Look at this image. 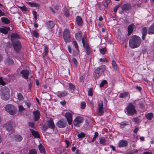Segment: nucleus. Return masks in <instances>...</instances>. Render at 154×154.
<instances>
[{"label": "nucleus", "mask_w": 154, "mask_h": 154, "mask_svg": "<svg viewBox=\"0 0 154 154\" xmlns=\"http://www.w3.org/2000/svg\"><path fill=\"white\" fill-rule=\"evenodd\" d=\"M25 104L27 106V108H29L31 106V103L28 101L25 102Z\"/></svg>", "instance_id": "de8ad7c7"}, {"label": "nucleus", "mask_w": 154, "mask_h": 154, "mask_svg": "<svg viewBox=\"0 0 154 154\" xmlns=\"http://www.w3.org/2000/svg\"><path fill=\"white\" fill-rule=\"evenodd\" d=\"M103 102L102 101L98 103V109L97 112L98 116H101L104 113L103 110Z\"/></svg>", "instance_id": "6e6552de"}, {"label": "nucleus", "mask_w": 154, "mask_h": 154, "mask_svg": "<svg viewBox=\"0 0 154 154\" xmlns=\"http://www.w3.org/2000/svg\"><path fill=\"white\" fill-rule=\"evenodd\" d=\"M55 23L53 21L49 20L46 23V25L48 28L49 29H51L53 28L55 26Z\"/></svg>", "instance_id": "dca6fc26"}, {"label": "nucleus", "mask_w": 154, "mask_h": 154, "mask_svg": "<svg viewBox=\"0 0 154 154\" xmlns=\"http://www.w3.org/2000/svg\"><path fill=\"white\" fill-rule=\"evenodd\" d=\"M10 90L8 87H3L1 90V98L4 100H8L10 97Z\"/></svg>", "instance_id": "7ed1b4c3"}, {"label": "nucleus", "mask_w": 154, "mask_h": 154, "mask_svg": "<svg viewBox=\"0 0 154 154\" xmlns=\"http://www.w3.org/2000/svg\"><path fill=\"white\" fill-rule=\"evenodd\" d=\"M83 120V119L82 117H77L74 120V125L76 126H79L80 124L82 122Z\"/></svg>", "instance_id": "9b49d317"}, {"label": "nucleus", "mask_w": 154, "mask_h": 154, "mask_svg": "<svg viewBox=\"0 0 154 154\" xmlns=\"http://www.w3.org/2000/svg\"><path fill=\"white\" fill-rule=\"evenodd\" d=\"M14 139L16 142H19L22 140V137L21 136L17 135L15 136Z\"/></svg>", "instance_id": "c756f323"}, {"label": "nucleus", "mask_w": 154, "mask_h": 154, "mask_svg": "<svg viewBox=\"0 0 154 154\" xmlns=\"http://www.w3.org/2000/svg\"><path fill=\"white\" fill-rule=\"evenodd\" d=\"M20 73L22 75V76L23 78L26 79H28L29 72L26 69L23 70L21 71Z\"/></svg>", "instance_id": "2eb2a0df"}, {"label": "nucleus", "mask_w": 154, "mask_h": 154, "mask_svg": "<svg viewBox=\"0 0 154 154\" xmlns=\"http://www.w3.org/2000/svg\"><path fill=\"white\" fill-rule=\"evenodd\" d=\"M134 25L133 24H132L130 25L128 28V35H130L131 33L133 32L134 28Z\"/></svg>", "instance_id": "412c9836"}, {"label": "nucleus", "mask_w": 154, "mask_h": 154, "mask_svg": "<svg viewBox=\"0 0 154 154\" xmlns=\"http://www.w3.org/2000/svg\"><path fill=\"white\" fill-rule=\"evenodd\" d=\"M69 88L71 90L74 91L75 89V86L71 83L69 84Z\"/></svg>", "instance_id": "58836bf2"}, {"label": "nucleus", "mask_w": 154, "mask_h": 154, "mask_svg": "<svg viewBox=\"0 0 154 154\" xmlns=\"http://www.w3.org/2000/svg\"><path fill=\"white\" fill-rule=\"evenodd\" d=\"M29 125L32 128H34V124L33 122H29Z\"/></svg>", "instance_id": "0e129e2a"}, {"label": "nucleus", "mask_w": 154, "mask_h": 154, "mask_svg": "<svg viewBox=\"0 0 154 154\" xmlns=\"http://www.w3.org/2000/svg\"><path fill=\"white\" fill-rule=\"evenodd\" d=\"M5 110L11 115L14 114L16 112L15 107L11 104H8L6 106L5 108Z\"/></svg>", "instance_id": "423d86ee"}, {"label": "nucleus", "mask_w": 154, "mask_h": 154, "mask_svg": "<svg viewBox=\"0 0 154 154\" xmlns=\"http://www.w3.org/2000/svg\"><path fill=\"white\" fill-rule=\"evenodd\" d=\"M106 69V67L105 65H102L100 66L95 69L94 72V77L95 79H98L100 75L104 72Z\"/></svg>", "instance_id": "f03ea898"}, {"label": "nucleus", "mask_w": 154, "mask_h": 154, "mask_svg": "<svg viewBox=\"0 0 154 154\" xmlns=\"http://www.w3.org/2000/svg\"><path fill=\"white\" fill-rule=\"evenodd\" d=\"M38 149L41 152L43 153L45 152V148L41 144H40L38 146Z\"/></svg>", "instance_id": "c85d7f7f"}, {"label": "nucleus", "mask_w": 154, "mask_h": 154, "mask_svg": "<svg viewBox=\"0 0 154 154\" xmlns=\"http://www.w3.org/2000/svg\"><path fill=\"white\" fill-rule=\"evenodd\" d=\"M63 37L64 41L66 43L70 42V33L68 29H66L64 30L63 33Z\"/></svg>", "instance_id": "0eeeda50"}, {"label": "nucleus", "mask_w": 154, "mask_h": 154, "mask_svg": "<svg viewBox=\"0 0 154 154\" xmlns=\"http://www.w3.org/2000/svg\"><path fill=\"white\" fill-rule=\"evenodd\" d=\"M133 121L135 123H137L139 122V119H138L137 118H134L133 119Z\"/></svg>", "instance_id": "052dcab7"}, {"label": "nucleus", "mask_w": 154, "mask_h": 154, "mask_svg": "<svg viewBox=\"0 0 154 154\" xmlns=\"http://www.w3.org/2000/svg\"><path fill=\"white\" fill-rule=\"evenodd\" d=\"M98 135V134L97 132H96L94 133V137L93 138V140L91 141V142H93L94 141L96 138L97 137Z\"/></svg>", "instance_id": "79ce46f5"}, {"label": "nucleus", "mask_w": 154, "mask_h": 154, "mask_svg": "<svg viewBox=\"0 0 154 154\" xmlns=\"http://www.w3.org/2000/svg\"><path fill=\"white\" fill-rule=\"evenodd\" d=\"M107 83V81L105 80H103V81H102L100 84V87H103L105 84H106Z\"/></svg>", "instance_id": "c03bdc74"}, {"label": "nucleus", "mask_w": 154, "mask_h": 154, "mask_svg": "<svg viewBox=\"0 0 154 154\" xmlns=\"http://www.w3.org/2000/svg\"><path fill=\"white\" fill-rule=\"evenodd\" d=\"M5 83L4 82L3 79L2 78V77H0V84L2 85H5Z\"/></svg>", "instance_id": "49530a36"}, {"label": "nucleus", "mask_w": 154, "mask_h": 154, "mask_svg": "<svg viewBox=\"0 0 154 154\" xmlns=\"http://www.w3.org/2000/svg\"><path fill=\"white\" fill-rule=\"evenodd\" d=\"M32 83L31 81L29 82V89L30 90L31 86H32Z\"/></svg>", "instance_id": "338daca9"}, {"label": "nucleus", "mask_w": 154, "mask_h": 154, "mask_svg": "<svg viewBox=\"0 0 154 154\" xmlns=\"http://www.w3.org/2000/svg\"><path fill=\"white\" fill-rule=\"evenodd\" d=\"M20 37L19 35L16 33H13L11 35V40L12 42L13 41H15L16 39H19Z\"/></svg>", "instance_id": "a211bd4d"}, {"label": "nucleus", "mask_w": 154, "mask_h": 154, "mask_svg": "<svg viewBox=\"0 0 154 154\" xmlns=\"http://www.w3.org/2000/svg\"><path fill=\"white\" fill-rule=\"evenodd\" d=\"M44 53H45V55H46L47 54L48 51V48L46 46L44 48Z\"/></svg>", "instance_id": "3c124183"}, {"label": "nucleus", "mask_w": 154, "mask_h": 154, "mask_svg": "<svg viewBox=\"0 0 154 154\" xmlns=\"http://www.w3.org/2000/svg\"><path fill=\"white\" fill-rule=\"evenodd\" d=\"M30 131H31L32 135L35 138H40V136L38 133L31 129H29Z\"/></svg>", "instance_id": "6ab92c4d"}, {"label": "nucleus", "mask_w": 154, "mask_h": 154, "mask_svg": "<svg viewBox=\"0 0 154 154\" xmlns=\"http://www.w3.org/2000/svg\"><path fill=\"white\" fill-rule=\"evenodd\" d=\"M17 99L20 101H22L23 99V97L22 94L19 93L17 94Z\"/></svg>", "instance_id": "c9c22d12"}, {"label": "nucleus", "mask_w": 154, "mask_h": 154, "mask_svg": "<svg viewBox=\"0 0 154 154\" xmlns=\"http://www.w3.org/2000/svg\"><path fill=\"white\" fill-rule=\"evenodd\" d=\"M9 29L10 28L9 27L1 28H0V32L4 34H7Z\"/></svg>", "instance_id": "4be33fe9"}, {"label": "nucleus", "mask_w": 154, "mask_h": 154, "mask_svg": "<svg viewBox=\"0 0 154 154\" xmlns=\"http://www.w3.org/2000/svg\"><path fill=\"white\" fill-rule=\"evenodd\" d=\"M5 63L8 65H12L13 64L14 62L12 58L10 57L6 58L4 60Z\"/></svg>", "instance_id": "f3484780"}, {"label": "nucleus", "mask_w": 154, "mask_h": 154, "mask_svg": "<svg viewBox=\"0 0 154 154\" xmlns=\"http://www.w3.org/2000/svg\"><path fill=\"white\" fill-rule=\"evenodd\" d=\"M28 3L29 4V5L33 7H37L39 5L38 4L36 3H32L29 2Z\"/></svg>", "instance_id": "ea45409f"}, {"label": "nucleus", "mask_w": 154, "mask_h": 154, "mask_svg": "<svg viewBox=\"0 0 154 154\" xmlns=\"http://www.w3.org/2000/svg\"><path fill=\"white\" fill-rule=\"evenodd\" d=\"M105 140L104 137H101L100 138V143L103 144L105 142Z\"/></svg>", "instance_id": "37998d69"}, {"label": "nucleus", "mask_w": 154, "mask_h": 154, "mask_svg": "<svg viewBox=\"0 0 154 154\" xmlns=\"http://www.w3.org/2000/svg\"><path fill=\"white\" fill-rule=\"evenodd\" d=\"M67 124V121L64 119H62L58 122L57 125L60 128H63L66 126Z\"/></svg>", "instance_id": "9d476101"}, {"label": "nucleus", "mask_w": 154, "mask_h": 154, "mask_svg": "<svg viewBox=\"0 0 154 154\" xmlns=\"http://www.w3.org/2000/svg\"><path fill=\"white\" fill-rule=\"evenodd\" d=\"M19 111L21 112H22L23 110H25L24 108L21 106H19Z\"/></svg>", "instance_id": "09e8293b"}, {"label": "nucleus", "mask_w": 154, "mask_h": 154, "mask_svg": "<svg viewBox=\"0 0 154 154\" xmlns=\"http://www.w3.org/2000/svg\"><path fill=\"white\" fill-rule=\"evenodd\" d=\"M147 29L146 27H144L142 29V38L143 40H144L145 36L146 35Z\"/></svg>", "instance_id": "bb28decb"}, {"label": "nucleus", "mask_w": 154, "mask_h": 154, "mask_svg": "<svg viewBox=\"0 0 154 154\" xmlns=\"http://www.w3.org/2000/svg\"><path fill=\"white\" fill-rule=\"evenodd\" d=\"M128 145V143L125 140H122L119 143V147H123L127 146Z\"/></svg>", "instance_id": "b1692460"}, {"label": "nucleus", "mask_w": 154, "mask_h": 154, "mask_svg": "<svg viewBox=\"0 0 154 154\" xmlns=\"http://www.w3.org/2000/svg\"><path fill=\"white\" fill-rule=\"evenodd\" d=\"M119 7V5H117L114 7L113 10L114 12L116 13L117 11V10Z\"/></svg>", "instance_id": "13d9d810"}, {"label": "nucleus", "mask_w": 154, "mask_h": 154, "mask_svg": "<svg viewBox=\"0 0 154 154\" xmlns=\"http://www.w3.org/2000/svg\"><path fill=\"white\" fill-rule=\"evenodd\" d=\"M73 43L75 48L77 50H78V46L76 41H73Z\"/></svg>", "instance_id": "5fc2aeb1"}, {"label": "nucleus", "mask_w": 154, "mask_h": 154, "mask_svg": "<svg viewBox=\"0 0 154 154\" xmlns=\"http://www.w3.org/2000/svg\"><path fill=\"white\" fill-rule=\"evenodd\" d=\"M34 115V119L35 121H38L39 119L40 114L38 110H36L33 112Z\"/></svg>", "instance_id": "4468645a"}, {"label": "nucleus", "mask_w": 154, "mask_h": 154, "mask_svg": "<svg viewBox=\"0 0 154 154\" xmlns=\"http://www.w3.org/2000/svg\"><path fill=\"white\" fill-rule=\"evenodd\" d=\"M85 134L81 132L78 134L77 136L79 138H82L85 137Z\"/></svg>", "instance_id": "4c0bfd02"}, {"label": "nucleus", "mask_w": 154, "mask_h": 154, "mask_svg": "<svg viewBox=\"0 0 154 154\" xmlns=\"http://www.w3.org/2000/svg\"><path fill=\"white\" fill-rule=\"evenodd\" d=\"M6 130L9 132H12L13 131L12 124L11 122H8L5 124L4 125Z\"/></svg>", "instance_id": "f8f14e48"}, {"label": "nucleus", "mask_w": 154, "mask_h": 154, "mask_svg": "<svg viewBox=\"0 0 154 154\" xmlns=\"http://www.w3.org/2000/svg\"><path fill=\"white\" fill-rule=\"evenodd\" d=\"M128 125V122L127 123L125 122H122L120 125V127L121 128H123L125 126Z\"/></svg>", "instance_id": "4d7b16f0"}, {"label": "nucleus", "mask_w": 154, "mask_h": 154, "mask_svg": "<svg viewBox=\"0 0 154 154\" xmlns=\"http://www.w3.org/2000/svg\"><path fill=\"white\" fill-rule=\"evenodd\" d=\"M65 141L67 145H66V147H68V146L70 144L69 142V141H68V140H66Z\"/></svg>", "instance_id": "69168bd1"}, {"label": "nucleus", "mask_w": 154, "mask_h": 154, "mask_svg": "<svg viewBox=\"0 0 154 154\" xmlns=\"http://www.w3.org/2000/svg\"><path fill=\"white\" fill-rule=\"evenodd\" d=\"M82 33L81 32L76 33L75 35V37L76 40L80 41L82 38Z\"/></svg>", "instance_id": "a878e982"}, {"label": "nucleus", "mask_w": 154, "mask_h": 154, "mask_svg": "<svg viewBox=\"0 0 154 154\" xmlns=\"http://www.w3.org/2000/svg\"><path fill=\"white\" fill-rule=\"evenodd\" d=\"M148 33L150 34H154V23L151 25L148 30Z\"/></svg>", "instance_id": "393cba45"}, {"label": "nucleus", "mask_w": 154, "mask_h": 154, "mask_svg": "<svg viewBox=\"0 0 154 154\" xmlns=\"http://www.w3.org/2000/svg\"><path fill=\"white\" fill-rule=\"evenodd\" d=\"M76 21L77 24L79 25H81L82 24V19L80 16H78L76 17Z\"/></svg>", "instance_id": "cd10ccee"}, {"label": "nucleus", "mask_w": 154, "mask_h": 154, "mask_svg": "<svg viewBox=\"0 0 154 154\" xmlns=\"http://www.w3.org/2000/svg\"><path fill=\"white\" fill-rule=\"evenodd\" d=\"M141 43L140 38L136 36H132L129 41V45L132 48H134L139 46Z\"/></svg>", "instance_id": "f257e3e1"}, {"label": "nucleus", "mask_w": 154, "mask_h": 154, "mask_svg": "<svg viewBox=\"0 0 154 154\" xmlns=\"http://www.w3.org/2000/svg\"><path fill=\"white\" fill-rule=\"evenodd\" d=\"M20 8H21L22 10H23L24 11H27V8L24 6Z\"/></svg>", "instance_id": "e2e57ef3"}, {"label": "nucleus", "mask_w": 154, "mask_h": 154, "mask_svg": "<svg viewBox=\"0 0 154 154\" xmlns=\"http://www.w3.org/2000/svg\"><path fill=\"white\" fill-rule=\"evenodd\" d=\"M153 114L152 113H149L146 115V118L149 120L152 119L153 117Z\"/></svg>", "instance_id": "7c9ffc66"}, {"label": "nucleus", "mask_w": 154, "mask_h": 154, "mask_svg": "<svg viewBox=\"0 0 154 154\" xmlns=\"http://www.w3.org/2000/svg\"><path fill=\"white\" fill-rule=\"evenodd\" d=\"M138 129H139V128L138 127H136L134 129V133H136L138 131Z\"/></svg>", "instance_id": "774afa93"}, {"label": "nucleus", "mask_w": 154, "mask_h": 154, "mask_svg": "<svg viewBox=\"0 0 154 154\" xmlns=\"http://www.w3.org/2000/svg\"><path fill=\"white\" fill-rule=\"evenodd\" d=\"M100 60L101 62H106L107 63H108L109 62L108 60L106 58H101L100 59Z\"/></svg>", "instance_id": "bf43d9fd"}, {"label": "nucleus", "mask_w": 154, "mask_h": 154, "mask_svg": "<svg viewBox=\"0 0 154 154\" xmlns=\"http://www.w3.org/2000/svg\"><path fill=\"white\" fill-rule=\"evenodd\" d=\"M64 14L67 17L69 16L70 15V14L69 13V11L67 10H65L64 11Z\"/></svg>", "instance_id": "a18cd8bd"}, {"label": "nucleus", "mask_w": 154, "mask_h": 154, "mask_svg": "<svg viewBox=\"0 0 154 154\" xmlns=\"http://www.w3.org/2000/svg\"><path fill=\"white\" fill-rule=\"evenodd\" d=\"M72 61L74 63L75 65L77 66L78 64V63L76 60L75 58H73Z\"/></svg>", "instance_id": "680f3d73"}, {"label": "nucleus", "mask_w": 154, "mask_h": 154, "mask_svg": "<svg viewBox=\"0 0 154 154\" xmlns=\"http://www.w3.org/2000/svg\"><path fill=\"white\" fill-rule=\"evenodd\" d=\"M88 95L90 96H92V88H90L88 91Z\"/></svg>", "instance_id": "864d4df0"}, {"label": "nucleus", "mask_w": 154, "mask_h": 154, "mask_svg": "<svg viewBox=\"0 0 154 154\" xmlns=\"http://www.w3.org/2000/svg\"><path fill=\"white\" fill-rule=\"evenodd\" d=\"M128 113L131 116L133 115L137 112L134 106L131 103H129L128 106L126 108Z\"/></svg>", "instance_id": "20e7f679"}, {"label": "nucleus", "mask_w": 154, "mask_h": 154, "mask_svg": "<svg viewBox=\"0 0 154 154\" xmlns=\"http://www.w3.org/2000/svg\"><path fill=\"white\" fill-rule=\"evenodd\" d=\"M128 92H124L123 93H121L120 94L119 97L120 98H126L128 96Z\"/></svg>", "instance_id": "2f4dec72"}, {"label": "nucleus", "mask_w": 154, "mask_h": 154, "mask_svg": "<svg viewBox=\"0 0 154 154\" xmlns=\"http://www.w3.org/2000/svg\"><path fill=\"white\" fill-rule=\"evenodd\" d=\"M112 64L113 69L115 70H117V66L114 60H112Z\"/></svg>", "instance_id": "72a5a7b5"}, {"label": "nucleus", "mask_w": 154, "mask_h": 154, "mask_svg": "<svg viewBox=\"0 0 154 154\" xmlns=\"http://www.w3.org/2000/svg\"><path fill=\"white\" fill-rule=\"evenodd\" d=\"M110 2L109 0H106L105 2L104 3V5L105 7H107L108 6V4Z\"/></svg>", "instance_id": "6e6d98bb"}, {"label": "nucleus", "mask_w": 154, "mask_h": 154, "mask_svg": "<svg viewBox=\"0 0 154 154\" xmlns=\"http://www.w3.org/2000/svg\"><path fill=\"white\" fill-rule=\"evenodd\" d=\"M14 49L17 52H19L21 50V45L20 42L18 40H15L12 42Z\"/></svg>", "instance_id": "39448f33"}, {"label": "nucleus", "mask_w": 154, "mask_h": 154, "mask_svg": "<svg viewBox=\"0 0 154 154\" xmlns=\"http://www.w3.org/2000/svg\"><path fill=\"white\" fill-rule=\"evenodd\" d=\"M86 106V103L85 102H82L81 104V108L84 109Z\"/></svg>", "instance_id": "603ef678"}, {"label": "nucleus", "mask_w": 154, "mask_h": 154, "mask_svg": "<svg viewBox=\"0 0 154 154\" xmlns=\"http://www.w3.org/2000/svg\"><path fill=\"white\" fill-rule=\"evenodd\" d=\"M100 53L103 55L105 54L106 51V47H104L103 48L100 49Z\"/></svg>", "instance_id": "e433bc0d"}, {"label": "nucleus", "mask_w": 154, "mask_h": 154, "mask_svg": "<svg viewBox=\"0 0 154 154\" xmlns=\"http://www.w3.org/2000/svg\"><path fill=\"white\" fill-rule=\"evenodd\" d=\"M130 5L129 4H124L121 6V8L123 11H127L130 9Z\"/></svg>", "instance_id": "5701e85b"}, {"label": "nucleus", "mask_w": 154, "mask_h": 154, "mask_svg": "<svg viewBox=\"0 0 154 154\" xmlns=\"http://www.w3.org/2000/svg\"><path fill=\"white\" fill-rule=\"evenodd\" d=\"M1 20L3 22L6 24H8L10 22V20L6 17H2L1 18Z\"/></svg>", "instance_id": "473e14b6"}, {"label": "nucleus", "mask_w": 154, "mask_h": 154, "mask_svg": "<svg viewBox=\"0 0 154 154\" xmlns=\"http://www.w3.org/2000/svg\"><path fill=\"white\" fill-rule=\"evenodd\" d=\"M65 117L69 125H71L72 122V116L69 112H66L65 114Z\"/></svg>", "instance_id": "ddd939ff"}, {"label": "nucleus", "mask_w": 154, "mask_h": 154, "mask_svg": "<svg viewBox=\"0 0 154 154\" xmlns=\"http://www.w3.org/2000/svg\"><path fill=\"white\" fill-rule=\"evenodd\" d=\"M47 125L50 128H55V125L53 122V120L51 119H50L48 121Z\"/></svg>", "instance_id": "aec40b11"}, {"label": "nucleus", "mask_w": 154, "mask_h": 154, "mask_svg": "<svg viewBox=\"0 0 154 154\" xmlns=\"http://www.w3.org/2000/svg\"><path fill=\"white\" fill-rule=\"evenodd\" d=\"M67 95V93L66 91H64L59 94H58L57 95V96L60 98H61L62 97H64Z\"/></svg>", "instance_id": "f704fd0d"}, {"label": "nucleus", "mask_w": 154, "mask_h": 154, "mask_svg": "<svg viewBox=\"0 0 154 154\" xmlns=\"http://www.w3.org/2000/svg\"><path fill=\"white\" fill-rule=\"evenodd\" d=\"M82 42L84 48H85L87 54L88 55L89 54L91 53L89 45L84 38H82Z\"/></svg>", "instance_id": "1a4fd4ad"}, {"label": "nucleus", "mask_w": 154, "mask_h": 154, "mask_svg": "<svg viewBox=\"0 0 154 154\" xmlns=\"http://www.w3.org/2000/svg\"><path fill=\"white\" fill-rule=\"evenodd\" d=\"M28 154H37L36 151L35 149L30 150Z\"/></svg>", "instance_id": "a19ab883"}, {"label": "nucleus", "mask_w": 154, "mask_h": 154, "mask_svg": "<svg viewBox=\"0 0 154 154\" xmlns=\"http://www.w3.org/2000/svg\"><path fill=\"white\" fill-rule=\"evenodd\" d=\"M33 34L34 36L36 37H38V32L35 30L33 31Z\"/></svg>", "instance_id": "8fccbe9b"}]
</instances>
